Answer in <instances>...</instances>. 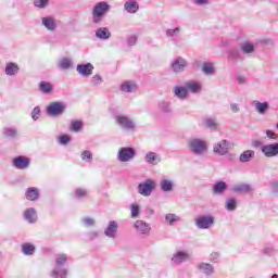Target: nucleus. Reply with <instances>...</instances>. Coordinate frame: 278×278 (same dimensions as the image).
I'll return each instance as SVG.
<instances>
[{
    "instance_id": "42",
    "label": "nucleus",
    "mask_w": 278,
    "mask_h": 278,
    "mask_svg": "<svg viewBox=\"0 0 278 278\" xmlns=\"http://www.w3.org/2000/svg\"><path fill=\"white\" fill-rule=\"evenodd\" d=\"M225 207L228 210V212H235L236 207H238V201L236 198L227 199Z\"/></svg>"
},
{
    "instance_id": "45",
    "label": "nucleus",
    "mask_w": 278,
    "mask_h": 278,
    "mask_svg": "<svg viewBox=\"0 0 278 278\" xmlns=\"http://www.w3.org/2000/svg\"><path fill=\"white\" fill-rule=\"evenodd\" d=\"M181 34V27H176V28H169L166 30L165 35L167 38H175V36H179Z\"/></svg>"
},
{
    "instance_id": "32",
    "label": "nucleus",
    "mask_w": 278,
    "mask_h": 278,
    "mask_svg": "<svg viewBox=\"0 0 278 278\" xmlns=\"http://www.w3.org/2000/svg\"><path fill=\"white\" fill-rule=\"evenodd\" d=\"M227 191V182L225 181H217L213 186V194H225Z\"/></svg>"
},
{
    "instance_id": "28",
    "label": "nucleus",
    "mask_w": 278,
    "mask_h": 278,
    "mask_svg": "<svg viewBox=\"0 0 278 278\" xmlns=\"http://www.w3.org/2000/svg\"><path fill=\"white\" fill-rule=\"evenodd\" d=\"M228 60H232V62H240L242 60V54L240 53V49L230 48L228 51Z\"/></svg>"
},
{
    "instance_id": "19",
    "label": "nucleus",
    "mask_w": 278,
    "mask_h": 278,
    "mask_svg": "<svg viewBox=\"0 0 278 278\" xmlns=\"http://www.w3.org/2000/svg\"><path fill=\"white\" fill-rule=\"evenodd\" d=\"M197 268L198 270H200V273H203V275H206V277L214 275V265L210 263H205V262L198 263Z\"/></svg>"
},
{
    "instance_id": "3",
    "label": "nucleus",
    "mask_w": 278,
    "mask_h": 278,
    "mask_svg": "<svg viewBox=\"0 0 278 278\" xmlns=\"http://www.w3.org/2000/svg\"><path fill=\"white\" fill-rule=\"evenodd\" d=\"M115 123L124 131H136V122L129 116L116 115Z\"/></svg>"
},
{
    "instance_id": "36",
    "label": "nucleus",
    "mask_w": 278,
    "mask_h": 278,
    "mask_svg": "<svg viewBox=\"0 0 278 278\" xmlns=\"http://www.w3.org/2000/svg\"><path fill=\"white\" fill-rule=\"evenodd\" d=\"M40 197V192L38 191V188L30 187L26 191V199L28 201H36Z\"/></svg>"
},
{
    "instance_id": "13",
    "label": "nucleus",
    "mask_w": 278,
    "mask_h": 278,
    "mask_svg": "<svg viewBox=\"0 0 278 278\" xmlns=\"http://www.w3.org/2000/svg\"><path fill=\"white\" fill-rule=\"evenodd\" d=\"M118 233V222L111 220L109 222L106 228L104 229V236L106 238H111V240H115Z\"/></svg>"
},
{
    "instance_id": "18",
    "label": "nucleus",
    "mask_w": 278,
    "mask_h": 278,
    "mask_svg": "<svg viewBox=\"0 0 278 278\" xmlns=\"http://www.w3.org/2000/svg\"><path fill=\"white\" fill-rule=\"evenodd\" d=\"M2 134L4 138H9L10 140H16V138H20L21 136L18 134V128H16V126L4 127Z\"/></svg>"
},
{
    "instance_id": "31",
    "label": "nucleus",
    "mask_w": 278,
    "mask_h": 278,
    "mask_svg": "<svg viewBox=\"0 0 278 278\" xmlns=\"http://www.w3.org/2000/svg\"><path fill=\"white\" fill-rule=\"evenodd\" d=\"M202 73L204 75L212 77V75H216V70L214 68V63L212 62H205L202 65Z\"/></svg>"
},
{
    "instance_id": "53",
    "label": "nucleus",
    "mask_w": 278,
    "mask_h": 278,
    "mask_svg": "<svg viewBox=\"0 0 278 278\" xmlns=\"http://www.w3.org/2000/svg\"><path fill=\"white\" fill-rule=\"evenodd\" d=\"M265 134L267 138H269V140H278V134H276L275 131L267 129Z\"/></svg>"
},
{
    "instance_id": "30",
    "label": "nucleus",
    "mask_w": 278,
    "mask_h": 278,
    "mask_svg": "<svg viewBox=\"0 0 278 278\" xmlns=\"http://www.w3.org/2000/svg\"><path fill=\"white\" fill-rule=\"evenodd\" d=\"M255 157V151L253 150H245L243 153L239 156V162H242V164H247V162H251Z\"/></svg>"
},
{
    "instance_id": "21",
    "label": "nucleus",
    "mask_w": 278,
    "mask_h": 278,
    "mask_svg": "<svg viewBox=\"0 0 278 278\" xmlns=\"http://www.w3.org/2000/svg\"><path fill=\"white\" fill-rule=\"evenodd\" d=\"M186 66H188V62H186L182 58H177L172 63V68L174 73H181L186 70Z\"/></svg>"
},
{
    "instance_id": "54",
    "label": "nucleus",
    "mask_w": 278,
    "mask_h": 278,
    "mask_svg": "<svg viewBox=\"0 0 278 278\" xmlns=\"http://www.w3.org/2000/svg\"><path fill=\"white\" fill-rule=\"evenodd\" d=\"M60 144H68L71 142V137L68 135H63L59 138Z\"/></svg>"
},
{
    "instance_id": "8",
    "label": "nucleus",
    "mask_w": 278,
    "mask_h": 278,
    "mask_svg": "<svg viewBox=\"0 0 278 278\" xmlns=\"http://www.w3.org/2000/svg\"><path fill=\"white\" fill-rule=\"evenodd\" d=\"M194 223L198 229H210L211 227H214V216L200 215L198 218H195Z\"/></svg>"
},
{
    "instance_id": "38",
    "label": "nucleus",
    "mask_w": 278,
    "mask_h": 278,
    "mask_svg": "<svg viewBox=\"0 0 278 278\" xmlns=\"http://www.w3.org/2000/svg\"><path fill=\"white\" fill-rule=\"evenodd\" d=\"M23 255H34L36 253V245L31 243H23L21 245Z\"/></svg>"
},
{
    "instance_id": "24",
    "label": "nucleus",
    "mask_w": 278,
    "mask_h": 278,
    "mask_svg": "<svg viewBox=\"0 0 278 278\" xmlns=\"http://www.w3.org/2000/svg\"><path fill=\"white\" fill-rule=\"evenodd\" d=\"M96 37L100 40H110V38H112V33H110L108 27H100L96 30Z\"/></svg>"
},
{
    "instance_id": "43",
    "label": "nucleus",
    "mask_w": 278,
    "mask_h": 278,
    "mask_svg": "<svg viewBox=\"0 0 278 278\" xmlns=\"http://www.w3.org/2000/svg\"><path fill=\"white\" fill-rule=\"evenodd\" d=\"M179 220H180V218L176 214L169 213V214L165 215V222L168 223V225H170V227H173V225H175V223H179Z\"/></svg>"
},
{
    "instance_id": "44",
    "label": "nucleus",
    "mask_w": 278,
    "mask_h": 278,
    "mask_svg": "<svg viewBox=\"0 0 278 278\" xmlns=\"http://www.w3.org/2000/svg\"><path fill=\"white\" fill-rule=\"evenodd\" d=\"M130 216L131 218H138L140 216V204L132 203L130 205Z\"/></svg>"
},
{
    "instance_id": "51",
    "label": "nucleus",
    "mask_w": 278,
    "mask_h": 278,
    "mask_svg": "<svg viewBox=\"0 0 278 278\" xmlns=\"http://www.w3.org/2000/svg\"><path fill=\"white\" fill-rule=\"evenodd\" d=\"M35 8H39V10H43L49 5V0H34Z\"/></svg>"
},
{
    "instance_id": "15",
    "label": "nucleus",
    "mask_w": 278,
    "mask_h": 278,
    "mask_svg": "<svg viewBox=\"0 0 278 278\" xmlns=\"http://www.w3.org/2000/svg\"><path fill=\"white\" fill-rule=\"evenodd\" d=\"M231 192L235 194H249L253 192V187L250 184H237L230 188Z\"/></svg>"
},
{
    "instance_id": "7",
    "label": "nucleus",
    "mask_w": 278,
    "mask_h": 278,
    "mask_svg": "<svg viewBox=\"0 0 278 278\" xmlns=\"http://www.w3.org/2000/svg\"><path fill=\"white\" fill-rule=\"evenodd\" d=\"M136 157V150L131 147L121 148L117 152L118 162H131Z\"/></svg>"
},
{
    "instance_id": "39",
    "label": "nucleus",
    "mask_w": 278,
    "mask_h": 278,
    "mask_svg": "<svg viewBox=\"0 0 278 278\" xmlns=\"http://www.w3.org/2000/svg\"><path fill=\"white\" fill-rule=\"evenodd\" d=\"M58 66L61 71H68L73 66V61L68 58H63L59 61Z\"/></svg>"
},
{
    "instance_id": "40",
    "label": "nucleus",
    "mask_w": 278,
    "mask_h": 278,
    "mask_svg": "<svg viewBox=\"0 0 278 278\" xmlns=\"http://www.w3.org/2000/svg\"><path fill=\"white\" fill-rule=\"evenodd\" d=\"M159 110L163 114H173V108H170V102H166V101L160 102Z\"/></svg>"
},
{
    "instance_id": "35",
    "label": "nucleus",
    "mask_w": 278,
    "mask_h": 278,
    "mask_svg": "<svg viewBox=\"0 0 278 278\" xmlns=\"http://www.w3.org/2000/svg\"><path fill=\"white\" fill-rule=\"evenodd\" d=\"M68 273L64 267H54L51 271L50 277L52 278H66Z\"/></svg>"
},
{
    "instance_id": "62",
    "label": "nucleus",
    "mask_w": 278,
    "mask_h": 278,
    "mask_svg": "<svg viewBox=\"0 0 278 278\" xmlns=\"http://www.w3.org/2000/svg\"><path fill=\"white\" fill-rule=\"evenodd\" d=\"M237 81L240 85H244V84H247V78L244 76H238Z\"/></svg>"
},
{
    "instance_id": "9",
    "label": "nucleus",
    "mask_w": 278,
    "mask_h": 278,
    "mask_svg": "<svg viewBox=\"0 0 278 278\" xmlns=\"http://www.w3.org/2000/svg\"><path fill=\"white\" fill-rule=\"evenodd\" d=\"M134 229L139 236H149L151 233V224L137 219L134 224Z\"/></svg>"
},
{
    "instance_id": "60",
    "label": "nucleus",
    "mask_w": 278,
    "mask_h": 278,
    "mask_svg": "<svg viewBox=\"0 0 278 278\" xmlns=\"http://www.w3.org/2000/svg\"><path fill=\"white\" fill-rule=\"evenodd\" d=\"M270 187L273 189V192L278 193V181H271Z\"/></svg>"
},
{
    "instance_id": "27",
    "label": "nucleus",
    "mask_w": 278,
    "mask_h": 278,
    "mask_svg": "<svg viewBox=\"0 0 278 278\" xmlns=\"http://www.w3.org/2000/svg\"><path fill=\"white\" fill-rule=\"evenodd\" d=\"M160 188L163 192H173L175 184L170 179H162L160 181Z\"/></svg>"
},
{
    "instance_id": "4",
    "label": "nucleus",
    "mask_w": 278,
    "mask_h": 278,
    "mask_svg": "<svg viewBox=\"0 0 278 278\" xmlns=\"http://www.w3.org/2000/svg\"><path fill=\"white\" fill-rule=\"evenodd\" d=\"M46 112L48 116H62L64 112H66V104L64 102L54 101L51 102L47 109Z\"/></svg>"
},
{
    "instance_id": "5",
    "label": "nucleus",
    "mask_w": 278,
    "mask_h": 278,
    "mask_svg": "<svg viewBox=\"0 0 278 278\" xmlns=\"http://www.w3.org/2000/svg\"><path fill=\"white\" fill-rule=\"evenodd\" d=\"M231 149H233V143L227 139H223L213 146V152L215 155H227Z\"/></svg>"
},
{
    "instance_id": "29",
    "label": "nucleus",
    "mask_w": 278,
    "mask_h": 278,
    "mask_svg": "<svg viewBox=\"0 0 278 278\" xmlns=\"http://www.w3.org/2000/svg\"><path fill=\"white\" fill-rule=\"evenodd\" d=\"M240 49L243 55H251L252 53H255V45L249 41L243 42Z\"/></svg>"
},
{
    "instance_id": "64",
    "label": "nucleus",
    "mask_w": 278,
    "mask_h": 278,
    "mask_svg": "<svg viewBox=\"0 0 278 278\" xmlns=\"http://www.w3.org/2000/svg\"><path fill=\"white\" fill-rule=\"evenodd\" d=\"M150 214H155V211L151 208Z\"/></svg>"
},
{
    "instance_id": "23",
    "label": "nucleus",
    "mask_w": 278,
    "mask_h": 278,
    "mask_svg": "<svg viewBox=\"0 0 278 278\" xmlns=\"http://www.w3.org/2000/svg\"><path fill=\"white\" fill-rule=\"evenodd\" d=\"M24 218L30 225H34L36 220H38V213H36V208L29 207L24 212Z\"/></svg>"
},
{
    "instance_id": "47",
    "label": "nucleus",
    "mask_w": 278,
    "mask_h": 278,
    "mask_svg": "<svg viewBox=\"0 0 278 278\" xmlns=\"http://www.w3.org/2000/svg\"><path fill=\"white\" fill-rule=\"evenodd\" d=\"M81 127H84V123H81V121H74V122L71 123L70 129L72 131L79 132Z\"/></svg>"
},
{
    "instance_id": "1",
    "label": "nucleus",
    "mask_w": 278,
    "mask_h": 278,
    "mask_svg": "<svg viewBox=\"0 0 278 278\" xmlns=\"http://www.w3.org/2000/svg\"><path fill=\"white\" fill-rule=\"evenodd\" d=\"M111 10L112 5H110L109 2H97L91 10L93 25H99L100 23H103L104 18L108 16V14H110Z\"/></svg>"
},
{
    "instance_id": "57",
    "label": "nucleus",
    "mask_w": 278,
    "mask_h": 278,
    "mask_svg": "<svg viewBox=\"0 0 278 278\" xmlns=\"http://www.w3.org/2000/svg\"><path fill=\"white\" fill-rule=\"evenodd\" d=\"M127 42H128V47H134L136 42H138V37L131 36L127 39Z\"/></svg>"
},
{
    "instance_id": "50",
    "label": "nucleus",
    "mask_w": 278,
    "mask_h": 278,
    "mask_svg": "<svg viewBox=\"0 0 278 278\" xmlns=\"http://www.w3.org/2000/svg\"><path fill=\"white\" fill-rule=\"evenodd\" d=\"M75 197L77 199H86V197H88V191L84 188H77L75 190Z\"/></svg>"
},
{
    "instance_id": "22",
    "label": "nucleus",
    "mask_w": 278,
    "mask_h": 278,
    "mask_svg": "<svg viewBox=\"0 0 278 278\" xmlns=\"http://www.w3.org/2000/svg\"><path fill=\"white\" fill-rule=\"evenodd\" d=\"M18 71H21V67L14 62L7 63L4 67V73L8 75V77H14L15 75H18Z\"/></svg>"
},
{
    "instance_id": "41",
    "label": "nucleus",
    "mask_w": 278,
    "mask_h": 278,
    "mask_svg": "<svg viewBox=\"0 0 278 278\" xmlns=\"http://www.w3.org/2000/svg\"><path fill=\"white\" fill-rule=\"evenodd\" d=\"M68 262V256L66 254H58L55 258V267L63 268L64 264Z\"/></svg>"
},
{
    "instance_id": "58",
    "label": "nucleus",
    "mask_w": 278,
    "mask_h": 278,
    "mask_svg": "<svg viewBox=\"0 0 278 278\" xmlns=\"http://www.w3.org/2000/svg\"><path fill=\"white\" fill-rule=\"evenodd\" d=\"M89 240H97L99 238V231H90L88 232Z\"/></svg>"
},
{
    "instance_id": "34",
    "label": "nucleus",
    "mask_w": 278,
    "mask_h": 278,
    "mask_svg": "<svg viewBox=\"0 0 278 278\" xmlns=\"http://www.w3.org/2000/svg\"><path fill=\"white\" fill-rule=\"evenodd\" d=\"M122 92H136L138 90V85L134 81H126L121 85Z\"/></svg>"
},
{
    "instance_id": "17",
    "label": "nucleus",
    "mask_w": 278,
    "mask_h": 278,
    "mask_svg": "<svg viewBox=\"0 0 278 278\" xmlns=\"http://www.w3.org/2000/svg\"><path fill=\"white\" fill-rule=\"evenodd\" d=\"M144 162L150 166H157L162 162V156L156 152H148L144 156Z\"/></svg>"
},
{
    "instance_id": "37",
    "label": "nucleus",
    "mask_w": 278,
    "mask_h": 278,
    "mask_svg": "<svg viewBox=\"0 0 278 278\" xmlns=\"http://www.w3.org/2000/svg\"><path fill=\"white\" fill-rule=\"evenodd\" d=\"M174 93L178 99H186L188 97V88L181 87V86H176L174 87Z\"/></svg>"
},
{
    "instance_id": "25",
    "label": "nucleus",
    "mask_w": 278,
    "mask_h": 278,
    "mask_svg": "<svg viewBox=\"0 0 278 278\" xmlns=\"http://www.w3.org/2000/svg\"><path fill=\"white\" fill-rule=\"evenodd\" d=\"M254 108L262 116H264V114H266V112L270 110V103L266 101L265 102L254 101Z\"/></svg>"
},
{
    "instance_id": "49",
    "label": "nucleus",
    "mask_w": 278,
    "mask_h": 278,
    "mask_svg": "<svg viewBox=\"0 0 278 278\" xmlns=\"http://www.w3.org/2000/svg\"><path fill=\"white\" fill-rule=\"evenodd\" d=\"M81 223L85 227H94V225H97V220L91 217H83Z\"/></svg>"
},
{
    "instance_id": "12",
    "label": "nucleus",
    "mask_w": 278,
    "mask_h": 278,
    "mask_svg": "<svg viewBox=\"0 0 278 278\" xmlns=\"http://www.w3.org/2000/svg\"><path fill=\"white\" fill-rule=\"evenodd\" d=\"M30 163L31 161L29 160V157L26 156H17L14 157L12 161L14 168H16L17 170H25L29 168Z\"/></svg>"
},
{
    "instance_id": "26",
    "label": "nucleus",
    "mask_w": 278,
    "mask_h": 278,
    "mask_svg": "<svg viewBox=\"0 0 278 278\" xmlns=\"http://www.w3.org/2000/svg\"><path fill=\"white\" fill-rule=\"evenodd\" d=\"M185 86L187 88V92H192V94H199L202 89L201 84L194 80L186 83Z\"/></svg>"
},
{
    "instance_id": "14",
    "label": "nucleus",
    "mask_w": 278,
    "mask_h": 278,
    "mask_svg": "<svg viewBox=\"0 0 278 278\" xmlns=\"http://www.w3.org/2000/svg\"><path fill=\"white\" fill-rule=\"evenodd\" d=\"M41 25L48 31H55V29H58V23L55 22V17L51 15L41 17Z\"/></svg>"
},
{
    "instance_id": "2",
    "label": "nucleus",
    "mask_w": 278,
    "mask_h": 278,
    "mask_svg": "<svg viewBox=\"0 0 278 278\" xmlns=\"http://www.w3.org/2000/svg\"><path fill=\"white\" fill-rule=\"evenodd\" d=\"M188 149L193 155L207 153V142L201 138H192L188 141Z\"/></svg>"
},
{
    "instance_id": "63",
    "label": "nucleus",
    "mask_w": 278,
    "mask_h": 278,
    "mask_svg": "<svg viewBox=\"0 0 278 278\" xmlns=\"http://www.w3.org/2000/svg\"><path fill=\"white\" fill-rule=\"evenodd\" d=\"M270 278H278V275L274 274Z\"/></svg>"
},
{
    "instance_id": "33",
    "label": "nucleus",
    "mask_w": 278,
    "mask_h": 278,
    "mask_svg": "<svg viewBox=\"0 0 278 278\" xmlns=\"http://www.w3.org/2000/svg\"><path fill=\"white\" fill-rule=\"evenodd\" d=\"M39 90L42 94H51L53 92V85L49 81H40L39 83Z\"/></svg>"
},
{
    "instance_id": "48",
    "label": "nucleus",
    "mask_w": 278,
    "mask_h": 278,
    "mask_svg": "<svg viewBox=\"0 0 278 278\" xmlns=\"http://www.w3.org/2000/svg\"><path fill=\"white\" fill-rule=\"evenodd\" d=\"M30 116L33 121H38L40 116H42V111L40 110V106H35L30 113Z\"/></svg>"
},
{
    "instance_id": "55",
    "label": "nucleus",
    "mask_w": 278,
    "mask_h": 278,
    "mask_svg": "<svg viewBox=\"0 0 278 278\" xmlns=\"http://www.w3.org/2000/svg\"><path fill=\"white\" fill-rule=\"evenodd\" d=\"M103 79L101 78V76L99 74L94 75L91 78V83L93 84V86H99V84H102Z\"/></svg>"
},
{
    "instance_id": "52",
    "label": "nucleus",
    "mask_w": 278,
    "mask_h": 278,
    "mask_svg": "<svg viewBox=\"0 0 278 278\" xmlns=\"http://www.w3.org/2000/svg\"><path fill=\"white\" fill-rule=\"evenodd\" d=\"M81 160L83 162H92V152L88 150L83 151Z\"/></svg>"
},
{
    "instance_id": "56",
    "label": "nucleus",
    "mask_w": 278,
    "mask_h": 278,
    "mask_svg": "<svg viewBox=\"0 0 278 278\" xmlns=\"http://www.w3.org/2000/svg\"><path fill=\"white\" fill-rule=\"evenodd\" d=\"M218 257H220V254L218 252H213L211 253L210 261L216 264V262H218Z\"/></svg>"
},
{
    "instance_id": "20",
    "label": "nucleus",
    "mask_w": 278,
    "mask_h": 278,
    "mask_svg": "<svg viewBox=\"0 0 278 278\" xmlns=\"http://www.w3.org/2000/svg\"><path fill=\"white\" fill-rule=\"evenodd\" d=\"M124 10L128 14H136L138 10H140V4H138V1L136 0H127L124 3Z\"/></svg>"
},
{
    "instance_id": "16",
    "label": "nucleus",
    "mask_w": 278,
    "mask_h": 278,
    "mask_svg": "<svg viewBox=\"0 0 278 278\" xmlns=\"http://www.w3.org/2000/svg\"><path fill=\"white\" fill-rule=\"evenodd\" d=\"M76 71L78 75H81V77H90V75H92V72L94 71V65H92L91 63L78 64L76 66Z\"/></svg>"
},
{
    "instance_id": "59",
    "label": "nucleus",
    "mask_w": 278,
    "mask_h": 278,
    "mask_svg": "<svg viewBox=\"0 0 278 278\" xmlns=\"http://www.w3.org/2000/svg\"><path fill=\"white\" fill-rule=\"evenodd\" d=\"M230 109L235 114H238V112H240V106H238V103H231Z\"/></svg>"
},
{
    "instance_id": "61",
    "label": "nucleus",
    "mask_w": 278,
    "mask_h": 278,
    "mask_svg": "<svg viewBox=\"0 0 278 278\" xmlns=\"http://www.w3.org/2000/svg\"><path fill=\"white\" fill-rule=\"evenodd\" d=\"M194 3L197 5H207L210 3V0H194Z\"/></svg>"
},
{
    "instance_id": "10",
    "label": "nucleus",
    "mask_w": 278,
    "mask_h": 278,
    "mask_svg": "<svg viewBox=\"0 0 278 278\" xmlns=\"http://www.w3.org/2000/svg\"><path fill=\"white\" fill-rule=\"evenodd\" d=\"M170 262L173 266H181L184 262H190V253L186 251H177L173 254Z\"/></svg>"
},
{
    "instance_id": "6",
    "label": "nucleus",
    "mask_w": 278,
    "mask_h": 278,
    "mask_svg": "<svg viewBox=\"0 0 278 278\" xmlns=\"http://www.w3.org/2000/svg\"><path fill=\"white\" fill-rule=\"evenodd\" d=\"M153 190H155V181L151 179L140 182L137 187V191L141 197H151V194H153Z\"/></svg>"
},
{
    "instance_id": "11",
    "label": "nucleus",
    "mask_w": 278,
    "mask_h": 278,
    "mask_svg": "<svg viewBox=\"0 0 278 278\" xmlns=\"http://www.w3.org/2000/svg\"><path fill=\"white\" fill-rule=\"evenodd\" d=\"M261 152L265 157H278V142L262 146Z\"/></svg>"
},
{
    "instance_id": "46",
    "label": "nucleus",
    "mask_w": 278,
    "mask_h": 278,
    "mask_svg": "<svg viewBox=\"0 0 278 278\" xmlns=\"http://www.w3.org/2000/svg\"><path fill=\"white\" fill-rule=\"evenodd\" d=\"M204 125H205V127H207V129H217L218 128V123H216V119H214V118H206L204 121Z\"/></svg>"
}]
</instances>
